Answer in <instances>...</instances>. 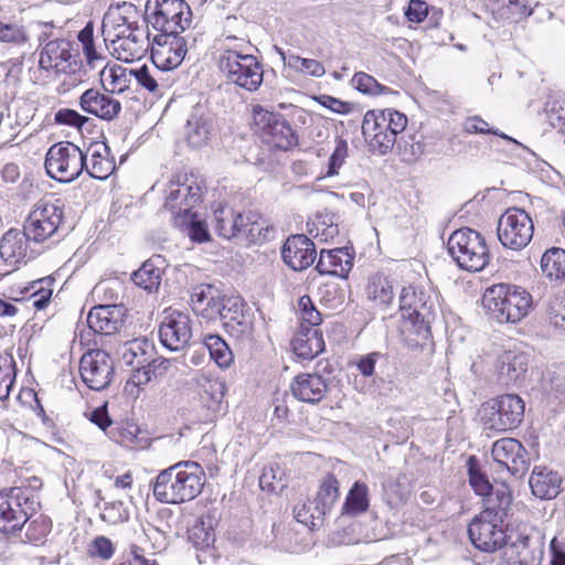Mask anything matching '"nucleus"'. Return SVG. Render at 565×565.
I'll return each instance as SVG.
<instances>
[{"mask_svg": "<svg viewBox=\"0 0 565 565\" xmlns=\"http://www.w3.org/2000/svg\"><path fill=\"white\" fill-rule=\"evenodd\" d=\"M252 47L247 36L223 34L214 52L215 65L225 81L248 92L257 90L264 77L263 64Z\"/></svg>", "mask_w": 565, "mask_h": 565, "instance_id": "f257e3e1", "label": "nucleus"}, {"mask_svg": "<svg viewBox=\"0 0 565 565\" xmlns=\"http://www.w3.org/2000/svg\"><path fill=\"white\" fill-rule=\"evenodd\" d=\"M103 34L111 56L124 63L140 61L150 47L148 30L120 10L105 14Z\"/></svg>", "mask_w": 565, "mask_h": 565, "instance_id": "f03ea898", "label": "nucleus"}, {"mask_svg": "<svg viewBox=\"0 0 565 565\" xmlns=\"http://www.w3.org/2000/svg\"><path fill=\"white\" fill-rule=\"evenodd\" d=\"M398 302L406 345L412 350L427 348L430 344L431 323L438 313L436 299L424 291L416 292L409 286L402 289Z\"/></svg>", "mask_w": 565, "mask_h": 565, "instance_id": "7ed1b4c3", "label": "nucleus"}, {"mask_svg": "<svg viewBox=\"0 0 565 565\" xmlns=\"http://www.w3.org/2000/svg\"><path fill=\"white\" fill-rule=\"evenodd\" d=\"M205 483L206 475L199 462L180 461L159 472L153 495L161 503L181 504L199 497Z\"/></svg>", "mask_w": 565, "mask_h": 565, "instance_id": "20e7f679", "label": "nucleus"}, {"mask_svg": "<svg viewBox=\"0 0 565 565\" xmlns=\"http://www.w3.org/2000/svg\"><path fill=\"white\" fill-rule=\"evenodd\" d=\"M531 295L522 287L498 284L488 288L482 297L487 312L500 323H515L529 312Z\"/></svg>", "mask_w": 565, "mask_h": 565, "instance_id": "39448f33", "label": "nucleus"}, {"mask_svg": "<svg viewBox=\"0 0 565 565\" xmlns=\"http://www.w3.org/2000/svg\"><path fill=\"white\" fill-rule=\"evenodd\" d=\"M64 224L65 209L61 201L42 199L33 205L22 226L32 243L51 245L63 236Z\"/></svg>", "mask_w": 565, "mask_h": 565, "instance_id": "423d86ee", "label": "nucleus"}, {"mask_svg": "<svg viewBox=\"0 0 565 565\" xmlns=\"http://www.w3.org/2000/svg\"><path fill=\"white\" fill-rule=\"evenodd\" d=\"M447 248L458 266L468 271H481L490 260L486 239L469 227L455 231L448 238Z\"/></svg>", "mask_w": 565, "mask_h": 565, "instance_id": "0eeeda50", "label": "nucleus"}, {"mask_svg": "<svg viewBox=\"0 0 565 565\" xmlns=\"http://www.w3.org/2000/svg\"><path fill=\"white\" fill-rule=\"evenodd\" d=\"M33 492L24 487H12L0 491V531H20L36 510Z\"/></svg>", "mask_w": 565, "mask_h": 565, "instance_id": "6e6552de", "label": "nucleus"}, {"mask_svg": "<svg viewBox=\"0 0 565 565\" xmlns=\"http://www.w3.org/2000/svg\"><path fill=\"white\" fill-rule=\"evenodd\" d=\"M525 404L516 394H503L483 403L480 417L484 429L504 433L520 426L524 417Z\"/></svg>", "mask_w": 565, "mask_h": 565, "instance_id": "1a4fd4ad", "label": "nucleus"}, {"mask_svg": "<svg viewBox=\"0 0 565 565\" xmlns=\"http://www.w3.org/2000/svg\"><path fill=\"white\" fill-rule=\"evenodd\" d=\"M85 166L86 156L78 146L71 141H58L52 145L45 154L46 174L61 183L76 180Z\"/></svg>", "mask_w": 565, "mask_h": 565, "instance_id": "9d476101", "label": "nucleus"}, {"mask_svg": "<svg viewBox=\"0 0 565 565\" xmlns=\"http://www.w3.org/2000/svg\"><path fill=\"white\" fill-rule=\"evenodd\" d=\"M214 217L216 233L226 239L244 238L255 243L264 228L259 214L253 211L238 212L221 206L214 211Z\"/></svg>", "mask_w": 565, "mask_h": 565, "instance_id": "9b49d317", "label": "nucleus"}, {"mask_svg": "<svg viewBox=\"0 0 565 565\" xmlns=\"http://www.w3.org/2000/svg\"><path fill=\"white\" fill-rule=\"evenodd\" d=\"M39 65L47 73L76 74L82 68L78 49L66 39L49 41L40 51Z\"/></svg>", "mask_w": 565, "mask_h": 565, "instance_id": "f8f14e48", "label": "nucleus"}, {"mask_svg": "<svg viewBox=\"0 0 565 565\" xmlns=\"http://www.w3.org/2000/svg\"><path fill=\"white\" fill-rule=\"evenodd\" d=\"M254 121L269 148L288 151L297 146L298 136L282 115L257 106L254 108Z\"/></svg>", "mask_w": 565, "mask_h": 565, "instance_id": "ddd939ff", "label": "nucleus"}, {"mask_svg": "<svg viewBox=\"0 0 565 565\" xmlns=\"http://www.w3.org/2000/svg\"><path fill=\"white\" fill-rule=\"evenodd\" d=\"M534 225L523 209L510 207L499 218L497 234L503 247L521 250L531 242Z\"/></svg>", "mask_w": 565, "mask_h": 565, "instance_id": "4468645a", "label": "nucleus"}, {"mask_svg": "<svg viewBox=\"0 0 565 565\" xmlns=\"http://www.w3.org/2000/svg\"><path fill=\"white\" fill-rule=\"evenodd\" d=\"M178 188L167 196L164 209L171 214L193 212L203 199L204 181L192 172L181 171L171 181Z\"/></svg>", "mask_w": 565, "mask_h": 565, "instance_id": "2eb2a0df", "label": "nucleus"}, {"mask_svg": "<svg viewBox=\"0 0 565 565\" xmlns=\"http://www.w3.org/2000/svg\"><path fill=\"white\" fill-rule=\"evenodd\" d=\"M513 527L505 526L500 520H494L490 512H481L469 524L468 534L471 543L483 552H494L503 548Z\"/></svg>", "mask_w": 565, "mask_h": 565, "instance_id": "dca6fc26", "label": "nucleus"}, {"mask_svg": "<svg viewBox=\"0 0 565 565\" xmlns=\"http://www.w3.org/2000/svg\"><path fill=\"white\" fill-rule=\"evenodd\" d=\"M150 57L157 70L177 68L188 52L186 41L180 33L162 32L150 44Z\"/></svg>", "mask_w": 565, "mask_h": 565, "instance_id": "f3484780", "label": "nucleus"}, {"mask_svg": "<svg viewBox=\"0 0 565 565\" xmlns=\"http://www.w3.org/2000/svg\"><path fill=\"white\" fill-rule=\"evenodd\" d=\"M79 374L90 390L106 388L114 376V363L110 355L100 349L89 350L81 358Z\"/></svg>", "mask_w": 565, "mask_h": 565, "instance_id": "a211bd4d", "label": "nucleus"}, {"mask_svg": "<svg viewBox=\"0 0 565 565\" xmlns=\"http://www.w3.org/2000/svg\"><path fill=\"white\" fill-rule=\"evenodd\" d=\"M507 565H540L543 551L539 539L525 530L512 529L503 547Z\"/></svg>", "mask_w": 565, "mask_h": 565, "instance_id": "6ab92c4d", "label": "nucleus"}, {"mask_svg": "<svg viewBox=\"0 0 565 565\" xmlns=\"http://www.w3.org/2000/svg\"><path fill=\"white\" fill-rule=\"evenodd\" d=\"M192 22V11L184 0H157L153 25L162 32L181 33Z\"/></svg>", "mask_w": 565, "mask_h": 565, "instance_id": "aec40b11", "label": "nucleus"}, {"mask_svg": "<svg viewBox=\"0 0 565 565\" xmlns=\"http://www.w3.org/2000/svg\"><path fill=\"white\" fill-rule=\"evenodd\" d=\"M494 461L512 476H523L530 467V456L523 445L515 438H501L493 443L491 449Z\"/></svg>", "mask_w": 565, "mask_h": 565, "instance_id": "412c9836", "label": "nucleus"}, {"mask_svg": "<svg viewBox=\"0 0 565 565\" xmlns=\"http://www.w3.org/2000/svg\"><path fill=\"white\" fill-rule=\"evenodd\" d=\"M161 343L172 350L183 349L192 338V326L189 315L173 310L166 315L159 328Z\"/></svg>", "mask_w": 565, "mask_h": 565, "instance_id": "4be33fe9", "label": "nucleus"}, {"mask_svg": "<svg viewBox=\"0 0 565 565\" xmlns=\"http://www.w3.org/2000/svg\"><path fill=\"white\" fill-rule=\"evenodd\" d=\"M281 257L292 270H305L317 257L315 243L303 234L291 235L282 245Z\"/></svg>", "mask_w": 565, "mask_h": 565, "instance_id": "5701e85b", "label": "nucleus"}, {"mask_svg": "<svg viewBox=\"0 0 565 565\" xmlns=\"http://www.w3.org/2000/svg\"><path fill=\"white\" fill-rule=\"evenodd\" d=\"M31 242L23 227L22 231L10 228L0 239L1 259L10 266L26 264L32 258Z\"/></svg>", "mask_w": 565, "mask_h": 565, "instance_id": "b1692460", "label": "nucleus"}, {"mask_svg": "<svg viewBox=\"0 0 565 565\" xmlns=\"http://www.w3.org/2000/svg\"><path fill=\"white\" fill-rule=\"evenodd\" d=\"M363 140L367 150L377 156H385L393 150L396 139L391 131L384 129L375 116V110H369L361 125Z\"/></svg>", "mask_w": 565, "mask_h": 565, "instance_id": "393cba45", "label": "nucleus"}, {"mask_svg": "<svg viewBox=\"0 0 565 565\" xmlns=\"http://www.w3.org/2000/svg\"><path fill=\"white\" fill-rule=\"evenodd\" d=\"M79 107L83 111L103 120H114L121 111V104L113 96L98 88H88L79 96Z\"/></svg>", "mask_w": 565, "mask_h": 565, "instance_id": "a878e982", "label": "nucleus"}, {"mask_svg": "<svg viewBox=\"0 0 565 565\" xmlns=\"http://www.w3.org/2000/svg\"><path fill=\"white\" fill-rule=\"evenodd\" d=\"M226 298L211 285L195 287L191 294L190 306L196 316L215 320L222 315Z\"/></svg>", "mask_w": 565, "mask_h": 565, "instance_id": "bb28decb", "label": "nucleus"}, {"mask_svg": "<svg viewBox=\"0 0 565 565\" xmlns=\"http://www.w3.org/2000/svg\"><path fill=\"white\" fill-rule=\"evenodd\" d=\"M125 309L122 306L99 305L90 309L87 324L95 333L110 335L124 326Z\"/></svg>", "mask_w": 565, "mask_h": 565, "instance_id": "cd10ccee", "label": "nucleus"}, {"mask_svg": "<svg viewBox=\"0 0 565 565\" xmlns=\"http://www.w3.org/2000/svg\"><path fill=\"white\" fill-rule=\"evenodd\" d=\"M290 391L298 401L317 404L324 398L328 392V383L318 373L303 372L292 379Z\"/></svg>", "mask_w": 565, "mask_h": 565, "instance_id": "c85d7f7f", "label": "nucleus"}, {"mask_svg": "<svg viewBox=\"0 0 565 565\" xmlns=\"http://www.w3.org/2000/svg\"><path fill=\"white\" fill-rule=\"evenodd\" d=\"M353 266V255L349 247L321 249L316 265L320 275L335 276L347 279Z\"/></svg>", "mask_w": 565, "mask_h": 565, "instance_id": "c756f323", "label": "nucleus"}, {"mask_svg": "<svg viewBox=\"0 0 565 565\" xmlns=\"http://www.w3.org/2000/svg\"><path fill=\"white\" fill-rule=\"evenodd\" d=\"M108 436L130 450H145L151 445L149 431L129 419L117 423L108 431Z\"/></svg>", "mask_w": 565, "mask_h": 565, "instance_id": "7c9ffc66", "label": "nucleus"}, {"mask_svg": "<svg viewBox=\"0 0 565 565\" xmlns=\"http://www.w3.org/2000/svg\"><path fill=\"white\" fill-rule=\"evenodd\" d=\"M563 479L557 471L547 467L535 466L529 484L533 495L541 500H552L562 491Z\"/></svg>", "mask_w": 565, "mask_h": 565, "instance_id": "2f4dec72", "label": "nucleus"}, {"mask_svg": "<svg viewBox=\"0 0 565 565\" xmlns=\"http://www.w3.org/2000/svg\"><path fill=\"white\" fill-rule=\"evenodd\" d=\"M86 156L87 173L98 180H106L116 168L115 158L105 142H96L88 147Z\"/></svg>", "mask_w": 565, "mask_h": 565, "instance_id": "473e14b6", "label": "nucleus"}, {"mask_svg": "<svg viewBox=\"0 0 565 565\" xmlns=\"http://www.w3.org/2000/svg\"><path fill=\"white\" fill-rule=\"evenodd\" d=\"M529 359L523 352L505 351L498 356L495 369L503 385L516 383L527 371Z\"/></svg>", "mask_w": 565, "mask_h": 565, "instance_id": "72a5a7b5", "label": "nucleus"}, {"mask_svg": "<svg viewBox=\"0 0 565 565\" xmlns=\"http://www.w3.org/2000/svg\"><path fill=\"white\" fill-rule=\"evenodd\" d=\"M241 307L242 303L238 305L237 299H227L226 306L218 317L226 332L237 339L249 335L253 329L250 320Z\"/></svg>", "mask_w": 565, "mask_h": 565, "instance_id": "f704fd0d", "label": "nucleus"}, {"mask_svg": "<svg viewBox=\"0 0 565 565\" xmlns=\"http://www.w3.org/2000/svg\"><path fill=\"white\" fill-rule=\"evenodd\" d=\"M291 349L299 360L311 361L324 351L321 330L298 329L291 341Z\"/></svg>", "mask_w": 565, "mask_h": 565, "instance_id": "c9c22d12", "label": "nucleus"}, {"mask_svg": "<svg viewBox=\"0 0 565 565\" xmlns=\"http://www.w3.org/2000/svg\"><path fill=\"white\" fill-rule=\"evenodd\" d=\"M308 234L319 243L332 242L339 234L335 216L329 212H319L307 222Z\"/></svg>", "mask_w": 565, "mask_h": 565, "instance_id": "e433bc0d", "label": "nucleus"}, {"mask_svg": "<svg viewBox=\"0 0 565 565\" xmlns=\"http://www.w3.org/2000/svg\"><path fill=\"white\" fill-rule=\"evenodd\" d=\"M172 222L175 227L185 230L193 242L205 243L211 239L206 222L199 220L195 212L172 214Z\"/></svg>", "mask_w": 565, "mask_h": 565, "instance_id": "4c0bfd02", "label": "nucleus"}, {"mask_svg": "<svg viewBox=\"0 0 565 565\" xmlns=\"http://www.w3.org/2000/svg\"><path fill=\"white\" fill-rule=\"evenodd\" d=\"M99 75L103 86L110 93L121 94L129 89L131 70L118 64H106Z\"/></svg>", "mask_w": 565, "mask_h": 565, "instance_id": "58836bf2", "label": "nucleus"}, {"mask_svg": "<svg viewBox=\"0 0 565 565\" xmlns=\"http://www.w3.org/2000/svg\"><path fill=\"white\" fill-rule=\"evenodd\" d=\"M56 279L47 275L29 281L31 306L35 311H43L49 308L55 290Z\"/></svg>", "mask_w": 565, "mask_h": 565, "instance_id": "ea45409f", "label": "nucleus"}, {"mask_svg": "<svg viewBox=\"0 0 565 565\" xmlns=\"http://www.w3.org/2000/svg\"><path fill=\"white\" fill-rule=\"evenodd\" d=\"M94 30V22L90 20L76 34V40L82 49L85 62L92 68L96 67L97 64H100L105 60L103 52H100L96 45Z\"/></svg>", "mask_w": 565, "mask_h": 565, "instance_id": "a19ab883", "label": "nucleus"}, {"mask_svg": "<svg viewBox=\"0 0 565 565\" xmlns=\"http://www.w3.org/2000/svg\"><path fill=\"white\" fill-rule=\"evenodd\" d=\"M512 503V497L505 487L493 489L484 497V510L482 512H490L494 520H500L503 523L504 518Z\"/></svg>", "mask_w": 565, "mask_h": 565, "instance_id": "79ce46f5", "label": "nucleus"}, {"mask_svg": "<svg viewBox=\"0 0 565 565\" xmlns=\"http://www.w3.org/2000/svg\"><path fill=\"white\" fill-rule=\"evenodd\" d=\"M131 278L138 287L148 292L158 291L161 284L162 269L154 264L153 259H148L132 274Z\"/></svg>", "mask_w": 565, "mask_h": 565, "instance_id": "37998d69", "label": "nucleus"}, {"mask_svg": "<svg viewBox=\"0 0 565 565\" xmlns=\"http://www.w3.org/2000/svg\"><path fill=\"white\" fill-rule=\"evenodd\" d=\"M294 516L299 523L315 531L323 524L326 513L323 508H319L315 502L303 501L295 505Z\"/></svg>", "mask_w": 565, "mask_h": 565, "instance_id": "c03bdc74", "label": "nucleus"}, {"mask_svg": "<svg viewBox=\"0 0 565 565\" xmlns=\"http://www.w3.org/2000/svg\"><path fill=\"white\" fill-rule=\"evenodd\" d=\"M339 497L340 490L338 479L332 473L326 475L320 481L315 503L319 508H323V512L327 514Z\"/></svg>", "mask_w": 565, "mask_h": 565, "instance_id": "a18cd8bd", "label": "nucleus"}, {"mask_svg": "<svg viewBox=\"0 0 565 565\" xmlns=\"http://www.w3.org/2000/svg\"><path fill=\"white\" fill-rule=\"evenodd\" d=\"M204 344L209 350L211 359L221 367L228 369L234 356L228 344L217 334H209L204 338Z\"/></svg>", "mask_w": 565, "mask_h": 565, "instance_id": "49530a36", "label": "nucleus"}, {"mask_svg": "<svg viewBox=\"0 0 565 565\" xmlns=\"http://www.w3.org/2000/svg\"><path fill=\"white\" fill-rule=\"evenodd\" d=\"M541 268L550 278L565 277V250L556 247L546 250L541 258Z\"/></svg>", "mask_w": 565, "mask_h": 565, "instance_id": "de8ad7c7", "label": "nucleus"}, {"mask_svg": "<svg viewBox=\"0 0 565 565\" xmlns=\"http://www.w3.org/2000/svg\"><path fill=\"white\" fill-rule=\"evenodd\" d=\"M299 329L301 330H319L318 327L322 322V316L315 306L310 296L305 295L298 301Z\"/></svg>", "mask_w": 565, "mask_h": 565, "instance_id": "09e8293b", "label": "nucleus"}, {"mask_svg": "<svg viewBox=\"0 0 565 565\" xmlns=\"http://www.w3.org/2000/svg\"><path fill=\"white\" fill-rule=\"evenodd\" d=\"M17 377V366L9 353L0 354V401L9 398Z\"/></svg>", "mask_w": 565, "mask_h": 565, "instance_id": "8fccbe9b", "label": "nucleus"}, {"mask_svg": "<svg viewBox=\"0 0 565 565\" xmlns=\"http://www.w3.org/2000/svg\"><path fill=\"white\" fill-rule=\"evenodd\" d=\"M366 296L369 299L377 301L380 305L386 306L393 299V286L386 277L374 275L369 278Z\"/></svg>", "mask_w": 565, "mask_h": 565, "instance_id": "3c124183", "label": "nucleus"}, {"mask_svg": "<svg viewBox=\"0 0 565 565\" xmlns=\"http://www.w3.org/2000/svg\"><path fill=\"white\" fill-rule=\"evenodd\" d=\"M375 116L381 126L391 131L395 139L404 134L407 126V117L403 113L387 108L379 111L375 110Z\"/></svg>", "mask_w": 565, "mask_h": 565, "instance_id": "603ef678", "label": "nucleus"}, {"mask_svg": "<svg viewBox=\"0 0 565 565\" xmlns=\"http://www.w3.org/2000/svg\"><path fill=\"white\" fill-rule=\"evenodd\" d=\"M396 151L401 160L406 163L415 162L423 154V146L411 134H403L396 138Z\"/></svg>", "mask_w": 565, "mask_h": 565, "instance_id": "864d4df0", "label": "nucleus"}, {"mask_svg": "<svg viewBox=\"0 0 565 565\" xmlns=\"http://www.w3.org/2000/svg\"><path fill=\"white\" fill-rule=\"evenodd\" d=\"M152 380L146 366L136 369L125 383L124 394L129 398L136 399Z\"/></svg>", "mask_w": 565, "mask_h": 565, "instance_id": "5fc2aeb1", "label": "nucleus"}, {"mask_svg": "<svg viewBox=\"0 0 565 565\" xmlns=\"http://www.w3.org/2000/svg\"><path fill=\"white\" fill-rule=\"evenodd\" d=\"M207 125L198 117L188 120L185 126V139L191 147L199 148L206 143L209 139Z\"/></svg>", "mask_w": 565, "mask_h": 565, "instance_id": "6e6d98bb", "label": "nucleus"}, {"mask_svg": "<svg viewBox=\"0 0 565 565\" xmlns=\"http://www.w3.org/2000/svg\"><path fill=\"white\" fill-rule=\"evenodd\" d=\"M51 530V520L47 516L40 514L33 520H31L30 523L28 524L25 536L31 543L41 544L50 534Z\"/></svg>", "mask_w": 565, "mask_h": 565, "instance_id": "4d7b16f0", "label": "nucleus"}, {"mask_svg": "<svg viewBox=\"0 0 565 565\" xmlns=\"http://www.w3.org/2000/svg\"><path fill=\"white\" fill-rule=\"evenodd\" d=\"M157 73L158 71L151 70L146 64L137 68H131V77H135L137 85L151 94H157L160 89Z\"/></svg>", "mask_w": 565, "mask_h": 565, "instance_id": "13d9d810", "label": "nucleus"}, {"mask_svg": "<svg viewBox=\"0 0 565 565\" xmlns=\"http://www.w3.org/2000/svg\"><path fill=\"white\" fill-rule=\"evenodd\" d=\"M287 65L297 72L316 77L322 76L326 72L324 66L319 61L305 58L295 54L288 56Z\"/></svg>", "mask_w": 565, "mask_h": 565, "instance_id": "bf43d9fd", "label": "nucleus"}, {"mask_svg": "<svg viewBox=\"0 0 565 565\" xmlns=\"http://www.w3.org/2000/svg\"><path fill=\"white\" fill-rule=\"evenodd\" d=\"M462 129L467 134H492L511 143L520 146V143L512 137L503 132H499L498 129L490 128L489 124L479 116L468 117L462 124Z\"/></svg>", "mask_w": 565, "mask_h": 565, "instance_id": "052dcab7", "label": "nucleus"}, {"mask_svg": "<svg viewBox=\"0 0 565 565\" xmlns=\"http://www.w3.org/2000/svg\"><path fill=\"white\" fill-rule=\"evenodd\" d=\"M546 313L554 328L565 331V296H555L550 299Z\"/></svg>", "mask_w": 565, "mask_h": 565, "instance_id": "680f3d73", "label": "nucleus"}, {"mask_svg": "<svg viewBox=\"0 0 565 565\" xmlns=\"http://www.w3.org/2000/svg\"><path fill=\"white\" fill-rule=\"evenodd\" d=\"M87 554L92 558L108 561L115 554V545L110 539L98 535L89 543Z\"/></svg>", "mask_w": 565, "mask_h": 565, "instance_id": "e2e57ef3", "label": "nucleus"}, {"mask_svg": "<svg viewBox=\"0 0 565 565\" xmlns=\"http://www.w3.org/2000/svg\"><path fill=\"white\" fill-rule=\"evenodd\" d=\"M282 472L278 466H266L264 467L259 477V487L268 492H275L278 488H282Z\"/></svg>", "mask_w": 565, "mask_h": 565, "instance_id": "0e129e2a", "label": "nucleus"}, {"mask_svg": "<svg viewBox=\"0 0 565 565\" xmlns=\"http://www.w3.org/2000/svg\"><path fill=\"white\" fill-rule=\"evenodd\" d=\"M87 121V117L71 108H61L54 115L55 124L77 129H81Z\"/></svg>", "mask_w": 565, "mask_h": 565, "instance_id": "69168bd1", "label": "nucleus"}, {"mask_svg": "<svg viewBox=\"0 0 565 565\" xmlns=\"http://www.w3.org/2000/svg\"><path fill=\"white\" fill-rule=\"evenodd\" d=\"M348 157V143L343 139H338L335 148L329 159V166L327 171V177H332L338 174V170L343 164L345 158Z\"/></svg>", "mask_w": 565, "mask_h": 565, "instance_id": "338daca9", "label": "nucleus"}, {"mask_svg": "<svg viewBox=\"0 0 565 565\" xmlns=\"http://www.w3.org/2000/svg\"><path fill=\"white\" fill-rule=\"evenodd\" d=\"M28 40L22 28L0 22V41L11 44H23Z\"/></svg>", "mask_w": 565, "mask_h": 565, "instance_id": "774afa93", "label": "nucleus"}]
</instances>
